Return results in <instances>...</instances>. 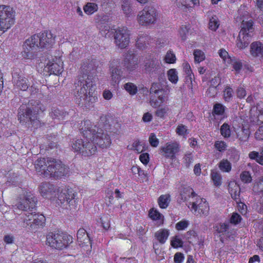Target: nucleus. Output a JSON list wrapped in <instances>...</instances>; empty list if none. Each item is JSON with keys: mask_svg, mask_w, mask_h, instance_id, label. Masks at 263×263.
<instances>
[{"mask_svg": "<svg viewBox=\"0 0 263 263\" xmlns=\"http://www.w3.org/2000/svg\"><path fill=\"white\" fill-rule=\"evenodd\" d=\"M168 89H164L162 88L161 84L159 83H153L149 89L150 95L159 96V95H167Z\"/></svg>", "mask_w": 263, "mask_h": 263, "instance_id": "nucleus-25", "label": "nucleus"}, {"mask_svg": "<svg viewBox=\"0 0 263 263\" xmlns=\"http://www.w3.org/2000/svg\"><path fill=\"white\" fill-rule=\"evenodd\" d=\"M255 137L258 140H263V126L259 127L255 134Z\"/></svg>", "mask_w": 263, "mask_h": 263, "instance_id": "nucleus-59", "label": "nucleus"}, {"mask_svg": "<svg viewBox=\"0 0 263 263\" xmlns=\"http://www.w3.org/2000/svg\"><path fill=\"white\" fill-rule=\"evenodd\" d=\"M189 222L187 221H181L176 223V228L178 230H182L187 228Z\"/></svg>", "mask_w": 263, "mask_h": 263, "instance_id": "nucleus-58", "label": "nucleus"}, {"mask_svg": "<svg viewBox=\"0 0 263 263\" xmlns=\"http://www.w3.org/2000/svg\"><path fill=\"white\" fill-rule=\"evenodd\" d=\"M68 115L66 111L60 110L56 107H52L50 112V116L53 119L63 120Z\"/></svg>", "mask_w": 263, "mask_h": 263, "instance_id": "nucleus-31", "label": "nucleus"}, {"mask_svg": "<svg viewBox=\"0 0 263 263\" xmlns=\"http://www.w3.org/2000/svg\"><path fill=\"white\" fill-rule=\"evenodd\" d=\"M98 9V5L94 3H87L83 7L84 12L88 15L94 13Z\"/></svg>", "mask_w": 263, "mask_h": 263, "instance_id": "nucleus-34", "label": "nucleus"}, {"mask_svg": "<svg viewBox=\"0 0 263 263\" xmlns=\"http://www.w3.org/2000/svg\"><path fill=\"white\" fill-rule=\"evenodd\" d=\"M164 60L167 63H174L176 61L175 55L171 51L167 52Z\"/></svg>", "mask_w": 263, "mask_h": 263, "instance_id": "nucleus-55", "label": "nucleus"}, {"mask_svg": "<svg viewBox=\"0 0 263 263\" xmlns=\"http://www.w3.org/2000/svg\"><path fill=\"white\" fill-rule=\"evenodd\" d=\"M122 9L126 15H128L131 12L132 9L130 2L128 0H122Z\"/></svg>", "mask_w": 263, "mask_h": 263, "instance_id": "nucleus-49", "label": "nucleus"}, {"mask_svg": "<svg viewBox=\"0 0 263 263\" xmlns=\"http://www.w3.org/2000/svg\"><path fill=\"white\" fill-rule=\"evenodd\" d=\"M82 135L83 139L75 138L71 141V146L72 149L79 152L83 157H90L95 155L97 148L92 138Z\"/></svg>", "mask_w": 263, "mask_h": 263, "instance_id": "nucleus-7", "label": "nucleus"}, {"mask_svg": "<svg viewBox=\"0 0 263 263\" xmlns=\"http://www.w3.org/2000/svg\"><path fill=\"white\" fill-rule=\"evenodd\" d=\"M129 30L126 27H119L115 30V43L118 48L124 49L129 43Z\"/></svg>", "mask_w": 263, "mask_h": 263, "instance_id": "nucleus-10", "label": "nucleus"}, {"mask_svg": "<svg viewBox=\"0 0 263 263\" xmlns=\"http://www.w3.org/2000/svg\"><path fill=\"white\" fill-rule=\"evenodd\" d=\"M179 144L178 143L169 142L167 143L165 146L160 148V153L165 158L173 159L179 152Z\"/></svg>", "mask_w": 263, "mask_h": 263, "instance_id": "nucleus-16", "label": "nucleus"}, {"mask_svg": "<svg viewBox=\"0 0 263 263\" xmlns=\"http://www.w3.org/2000/svg\"><path fill=\"white\" fill-rule=\"evenodd\" d=\"M166 95L163 94L159 95V96L151 95L149 101L151 105L154 108L159 107L164 102Z\"/></svg>", "mask_w": 263, "mask_h": 263, "instance_id": "nucleus-26", "label": "nucleus"}, {"mask_svg": "<svg viewBox=\"0 0 263 263\" xmlns=\"http://www.w3.org/2000/svg\"><path fill=\"white\" fill-rule=\"evenodd\" d=\"M81 73L74 82L73 95L79 105L89 108L96 100L93 96L98 80L96 60L84 61L81 67Z\"/></svg>", "mask_w": 263, "mask_h": 263, "instance_id": "nucleus-1", "label": "nucleus"}, {"mask_svg": "<svg viewBox=\"0 0 263 263\" xmlns=\"http://www.w3.org/2000/svg\"><path fill=\"white\" fill-rule=\"evenodd\" d=\"M77 238L78 241L82 243L87 244L90 243L91 239L87 233L86 231L84 229H80L77 232Z\"/></svg>", "mask_w": 263, "mask_h": 263, "instance_id": "nucleus-28", "label": "nucleus"}, {"mask_svg": "<svg viewBox=\"0 0 263 263\" xmlns=\"http://www.w3.org/2000/svg\"><path fill=\"white\" fill-rule=\"evenodd\" d=\"M190 28L189 26L182 25L179 30V34L182 40L184 41L186 39V35L189 32Z\"/></svg>", "mask_w": 263, "mask_h": 263, "instance_id": "nucleus-50", "label": "nucleus"}, {"mask_svg": "<svg viewBox=\"0 0 263 263\" xmlns=\"http://www.w3.org/2000/svg\"><path fill=\"white\" fill-rule=\"evenodd\" d=\"M223 99L226 102H229L233 99L234 91L232 88L227 86L223 91Z\"/></svg>", "mask_w": 263, "mask_h": 263, "instance_id": "nucleus-37", "label": "nucleus"}, {"mask_svg": "<svg viewBox=\"0 0 263 263\" xmlns=\"http://www.w3.org/2000/svg\"><path fill=\"white\" fill-rule=\"evenodd\" d=\"M180 196L181 199L183 201L188 200L191 197L194 198L198 196L193 190L189 186L182 188V191L180 192Z\"/></svg>", "mask_w": 263, "mask_h": 263, "instance_id": "nucleus-29", "label": "nucleus"}, {"mask_svg": "<svg viewBox=\"0 0 263 263\" xmlns=\"http://www.w3.org/2000/svg\"><path fill=\"white\" fill-rule=\"evenodd\" d=\"M176 132L177 134L180 136H185L189 134L186 126L183 124L179 125L176 129Z\"/></svg>", "mask_w": 263, "mask_h": 263, "instance_id": "nucleus-52", "label": "nucleus"}, {"mask_svg": "<svg viewBox=\"0 0 263 263\" xmlns=\"http://www.w3.org/2000/svg\"><path fill=\"white\" fill-rule=\"evenodd\" d=\"M54 38L51 32L47 31L32 35L24 43L22 57L25 59H34L39 48H50L54 43Z\"/></svg>", "mask_w": 263, "mask_h": 263, "instance_id": "nucleus-3", "label": "nucleus"}, {"mask_svg": "<svg viewBox=\"0 0 263 263\" xmlns=\"http://www.w3.org/2000/svg\"><path fill=\"white\" fill-rule=\"evenodd\" d=\"M139 159L144 164H147L149 161V155L147 153H143L140 155Z\"/></svg>", "mask_w": 263, "mask_h": 263, "instance_id": "nucleus-64", "label": "nucleus"}, {"mask_svg": "<svg viewBox=\"0 0 263 263\" xmlns=\"http://www.w3.org/2000/svg\"><path fill=\"white\" fill-rule=\"evenodd\" d=\"M219 169L223 172H230L232 168L231 163L227 159H222L218 164Z\"/></svg>", "mask_w": 263, "mask_h": 263, "instance_id": "nucleus-36", "label": "nucleus"}, {"mask_svg": "<svg viewBox=\"0 0 263 263\" xmlns=\"http://www.w3.org/2000/svg\"><path fill=\"white\" fill-rule=\"evenodd\" d=\"M151 39L146 33H141L138 35V37L136 41V46L140 49L145 48L151 41Z\"/></svg>", "mask_w": 263, "mask_h": 263, "instance_id": "nucleus-24", "label": "nucleus"}, {"mask_svg": "<svg viewBox=\"0 0 263 263\" xmlns=\"http://www.w3.org/2000/svg\"><path fill=\"white\" fill-rule=\"evenodd\" d=\"M219 26V21L216 16H212L209 21V28L213 31H216Z\"/></svg>", "mask_w": 263, "mask_h": 263, "instance_id": "nucleus-43", "label": "nucleus"}, {"mask_svg": "<svg viewBox=\"0 0 263 263\" xmlns=\"http://www.w3.org/2000/svg\"><path fill=\"white\" fill-rule=\"evenodd\" d=\"M148 141L151 145L154 147H157L159 143V140L156 138L154 133L150 134Z\"/></svg>", "mask_w": 263, "mask_h": 263, "instance_id": "nucleus-53", "label": "nucleus"}, {"mask_svg": "<svg viewBox=\"0 0 263 263\" xmlns=\"http://www.w3.org/2000/svg\"><path fill=\"white\" fill-rule=\"evenodd\" d=\"M34 166L36 172L45 178L59 179L66 176L69 172V168L60 160L49 157L38 159Z\"/></svg>", "mask_w": 263, "mask_h": 263, "instance_id": "nucleus-4", "label": "nucleus"}, {"mask_svg": "<svg viewBox=\"0 0 263 263\" xmlns=\"http://www.w3.org/2000/svg\"><path fill=\"white\" fill-rule=\"evenodd\" d=\"M110 125L106 116L102 115L100 117L97 125H93L89 120L82 122L80 126V133L87 137H92L96 145L97 144L102 148L109 147L111 143V139L107 133Z\"/></svg>", "mask_w": 263, "mask_h": 263, "instance_id": "nucleus-2", "label": "nucleus"}, {"mask_svg": "<svg viewBox=\"0 0 263 263\" xmlns=\"http://www.w3.org/2000/svg\"><path fill=\"white\" fill-rule=\"evenodd\" d=\"M211 178L216 186H219L221 183V177L219 173L217 172H212L211 173Z\"/></svg>", "mask_w": 263, "mask_h": 263, "instance_id": "nucleus-46", "label": "nucleus"}, {"mask_svg": "<svg viewBox=\"0 0 263 263\" xmlns=\"http://www.w3.org/2000/svg\"><path fill=\"white\" fill-rule=\"evenodd\" d=\"M124 89L130 95L136 94L138 91L137 86L133 83L128 82L124 85Z\"/></svg>", "mask_w": 263, "mask_h": 263, "instance_id": "nucleus-39", "label": "nucleus"}, {"mask_svg": "<svg viewBox=\"0 0 263 263\" xmlns=\"http://www.w3.org/2000/svg\"><path fill=\"white\" fill-rule=\"evenodd\" d=\"M15 11L9 6L0 5V31L5 32L14 24Z\"/></svg>", "mask_w": 263, "mask_h": 263, "instance_id": "nucleus-8", "label": "nucleus"}, {"mask_svg": "<svg viewBox=\"0 0 263 263\" xmlns=\"http://www.w3.org/2000/svg\"><path fill=\"white\" fill-rule=\"evenodd\" d=\"M102 226L103 228L107 230L110 228L109 220L107 217H103L101 218Z\"/></svg>", "mask_w": 263, "mask_h": 263, "instance_id": "nucleus-61", "label": "nucleus"}, {"mask_svg": "<svg viewBox=\"0 0 263 263\" xmlns=\"http://www.w3.org/2000/svg\"><path fill=\"white\" fill-rule=\"evenodd\" d=\"M226 107L221 103H217L213 106V112L217 115L223 116Z\"/></svg>", "mask_w": 263, "mask_h": 263, "instance_id": "nucleus-42", "label": "nucleus"}, {"mask_svg": "<svg viewBox=\"0 0 263 263\" xmlns=\"http://www.w3.org/2000/svg\"><path fill=\"white\" fill-rule=\"evenodd\" d=\"M149 217L153 220L160 221L159 225L163 223V216L157 210L152 209L148 213Z\"/></svg>", "mask_w": 263, "mask_h": 263, "instance_id": "nucleus-33", "label": "nucleus"}, {"mask_svg": "<svg viewBox=\"0 0 263 263\" xmlns=\"http://www.w3.org/2000/svg\"><path fill=\"white\" fill-rule=\"evenodd\" d=\"M240 187L235 183L233 186V187H231L229 189V192L231 194L232 198L236 200L237 199H239V195H240Z\"/></svg>", "mask_w": 263, "mask_h": 263, "instance_id": "nucleus-41", "label": "nucleus"}, {"mask_svg": "<svg viewBox=\"0 0 263 263\" xmlns=\"http://www.w3.org/2000/svg\"><path fill=\"white\" fill-rule=\"evenodd\" d=\"M120 67V61L119 59H114L109 63L110 78L112 85L118 84L123 76V71Z\"/></svg>", "mask_w": 263, "mask_h": 263, "instance_id": "nucleus-13", "label": "nucleus"}, {"mask_svg": "<svg viewBox=\"0 0 263 263\" xmlns=\"http://www.w3.org/2000/svg\"><path fill=\"white\" fill-rule=\"evenodd\" d=\"M76 195L72 189L64 190L58 195V200L61 204L68 205L70 209L76 206Z\"/></svg>", "mask_w": 263, "mask_h": 263, "instance_id": "nucleus-14", "label": "nucleus"}, {"mask_svg": "<svg viewBox=\"0 0 263 263\" xmlns=\"http://www.w3.org/2000/svg\"><path fill=\"white\" fill-rule=\"evenodd\" d=\"M241 217L240 215L237 213H234L230 218V222L234 224H238L240 222Z\"/></svg>", "mask_w": 263, "mask_h": 263, "instance_id": "nucleus-56", "label": "nucleus"}, {"mask_svg": "<svg viewBox=\"0 0 263 263\" xmlns=\"http://www.w3.org/2000/svg\"><path fill=\"white\" fill-rule=\"evenodd\" d=\"M40 193L42 196H47L54 191V186L49 183H42L39 187Z\"/></svg>", "mask_w": 263, "mask_h": 263, "instance_id": "nucleus-30", "label": "nucleus"}, {"mask_svg": "<svg viewBox=\"0 0 263 263\" xmlns=\"http://www.w3.org/2000/svg\"><path fill=\"white\" fill-rule=\"evenodd\" d=\"M191 209L194 211L195 214L207 215L209 213V206L205 200L197 196L195 201L190 202Z\"/></svg>", "mask_w": 263, "mask_h": 263, "instance_id": "nucleus-15", "label": "nucleus"}, {"mask_svg": "<svg viewBox=\"0 0 263 263\" xmlns=\"http://www.w3.org/2000/svg\"><path fill=\"white\" fill-rule=\"evenodd\" d=\"M193 157L192 153H187L185 154L183 157V162L186 167H189L190 164L193 162Z\"/></svg>", "mask_w": 263, "mask_h": 263, "instance_id": "nucleus-54", "label": "nucleus"}, {"mask_svg": "<svg viewBox=\"0 0 263 263\" xmlns=\"http://www.w3.org/2000/svg\"><path fill=\"white\" fill-rule=\"evenodd\" d=\"M45 70L50 72V74L59 75L61 74L63 71L62 62L60 59L57 62H53L48 61L45 67Z\"/></svg>", "mask_w": 263, "mask_h": 263, "instance_id": "nucleus-21", "label": "nucleus"}, {"mask_svg": "<svg viewBox=\"0 0 263 263\" xmlns=\"http://www.w3.org/2000/svg\"><path fill=\"white\" fill-rule=\"evenodd\" d=\"M184 259L183 254L180 252L176 253L174 255V261L176 263H181Z\"/></svg>", "mask_w": 263, "mask_h": 263, "instance_id": "nucleus-63", "label": "nucleus"}, {"mask_svg": "<svg viewBox=\"0 0 263 263\" xmlns=\"http://www.w3.org/2000/svg\"><path fill=\"white\" fill-rule=\"evenodd\" d=\"M171 245L174 248L180 247L183 245V241L178 236H175L171 240Z\"/></svg>", "mask_w": 263, "mask_h": 263, "instance_id": "nucleus-51", "label": "nucleus"}, {"mask_svg": "<svg viewBox=\"0 0 263 263\" xmlns=\"http://www.w3.org/2000/svg\"><path fill=\"white\" fill-rule=\"evenodd\" d=\"M249 157L263 165V147L260 154L257 152L253 151L249 153Z\"/></svg>", "mask_w": 263, "mask_h": 263, "instance_id": "nucleus-35", "label": "nucleus"}, {"mask_svg": "<svg viewBox=\"0 0 263 263\" xmlns=\"http://www.w3.org/2000/svg\"><path fill=\"white\" fill-rule=\"evenodd\" d=\"M144 67L146 72L153 77L155 74H159L161 72V67L158 60H147L145 63Z\"/></svg>", "mask_w": 263, "mask_h": 263, "instance_id": "nucleus-19", "label": "nucleus"}, {"mask_svg": "<svg viewBox=\"0 0 263 263\" xmlns=\"http://www.w3.org/2000/svg\"><path fill=\"white\" fill-rule=\"evenodd\" d=\"M194 55L195 61L197 63H200L203 61L205 59V56L203 52L201 50L196 49L194 51Z\"/></svg>", "mask_w": 263, "mask_h": 263, "instance_id": "nucleus-47", "label": "nucleus"}, {"mask_svg": "<svg viewBox=\"0 0 263 263\" xmlns=\"http://www.w3.org/2000/svg\"><path fill=\"white\" fill-rule=\"evenodd\" d=\"M250 53L254 57L263 59V44L260 42H253L250 46Z\"/></svg>", "mask_w": 263, "mask_h": 263, "instance_id": "nucleus-22", "label": "nucleus"}, {"mask_svg": "<svg viewBox=\"0 0 263 263\" xmlns=\"http://www.w3.org/2000/svg\"><path fill=\"white\" fill-rule=\"evenodd\" d=\"M34 217V222L30 224V228H28L30 230L32 231H36L39 228L43 227L46 221L45 216L42 214L36 213Z\"/></svg>", "mask_w": 263, "mask_h": 263, "instance_id": "nucleus-23", "label": "nucleus"}, {"mask_svg": "<svg viewBox=\"0 0 263 263\" xmlns=\"http://www.w3.org/2000/svg\"><path fill=\"white\" fill-rule=\"evenodd\" d=\"M250 42L251 35L249 33H246L244 29H241L237 40V47L240 49H243L249 45Z\"/></svg>", "mask_w": 263, "mask_h": 263, "instance_id": "nucleus-20", "label": "nucleus"}, {"mask_svg": "<svg viewBox=\"0 0 263 263\" xmlns=\"http://www.w3.org/2000/svg\"><path fill=\"white\" fill-rule=\"evenodd\" d=\"M141 145H142V144L140 141H136L133 143V144L132 145V147H133V148L135 151H137L138 153H140L143 151V149L140 147V146H141Z\"/></svg>", "mask_w": 263, "mask_h": 263, "instance_id": "nucleus-62", "label": "nucleus"}, {"mask_svg": "<svg viewBox=\"0 0 263 263\" xmlns=\"http://www.w3.org/2000/svg\"><path fill=\"white\" fill-rule=\"evenodd\" d=\"M58 233L49 232L46 236V244L48 245L51 248H53L54 242L56 241V237Z\"/></svg>", "mask_w": 263, "mask_h": 263, "instance_id": "nucleus-40", "label": "nucleus"}, {"mask_svg": "<svg viewBox=\"0 0 263 263\" xmlns=\"http://www.w3.org/2000/svg\"><path fill=\"white\" fill-rule=\"evenodd\" d=\"M168 80L173 83H176L178 81V78L177 72L175 69H171L167 72Z\"/></svg>", "mask_w": 263, "mask_h": 263, "instance_id": "nucleus-44", "label": "nucleus"}, {"mask_svg": "<svg viewBox=\"0 0 263 263\" xmlns=\"http://www.w3.org/2000/svg\"><path fill=\"white\" fill-rule=\"evenodd\" d=\"M170 235L169 230L161 229L155 233V237L161 244H164L167 239Z\"/></svg>", "mask_w": 263, "mask_h": 263, "instance_id": "nucleus-27", "label": "nucleus"}, {"mask_svg": "<svg viewBox=\"0 0 263 263\" xmlns=\"http://www.w3.org/2000/svg\"><path fill=\"white\" fill-rule=\"evenodd\" d=\"M221 135L225 138H229L231 135L230 125L226 123H223L220 127Z\"/></svg>", "mask_w": 263, "mask_h": 263, "instance_id": "nucleus-38", "label": "nucleus"}, {"mask_svg": "<svg viewBox=\"0 0 263 263\" xmlns=\"http://www.w3.org/2000/svg\"><path fill=\"white\" fill-rule=\"evenodd\" d=\"M139 64L138 57L132 52L126 54L122 62L123 69L129 73L134 72L138 68Z\"/></svg>", "mask_w": 263, "mask_h": 263, "instance_id": "nucleus-12", "label": "nucleus"}, {"mask_svg": "<svg viewBox=\"0 0 263 263\" xmlns=\"http://www.w3.org/2000/svg\"><path fill=\"white\" fill-rule=\"evenodd\" d=\"M72 241V237L64 233H58L53 248L62 250L66 248Z\"/></svg>", "mask_w": 263, "mask_h": 263, "instance_id": "nucleus-17", "label": "nucleus"}, {"mask_svg": "<svg viewBox=\"0 0 263 263\" xmlns=\"http://www.w3.org/2000/svg\"><path fill=\"white\" fill-rule=\"evenodd\" d=\"M171 201V196L170 194L161 195L158 199V203L160 208L166 209L169 205Z\"/></svg>", "mask_w": 263, "mask_h": 263, "instance_id": "nucleus-32", "label": "nucleus"}, {"mask_svg": "<svg viewBox=\"0 0 263 263\" xmlns=\"http://www.w3.org/2000/svg\"><path fill=\"white\" fill-rule=\"evenodd\" d=\"M46 107L40 101L31 100L27 104H22L18 109V119L22 124L27 123L34 128L41 126V123L37 118L39 111L43 112Z\"/></svg>", "mask_w": 263, "mask_h": 263, "instance_id": "nucleus-5", "label": "nucleus"}, {"mask_svg": "<svg viewBox=\"0 0 263 263\" xmlns=\"http://www.w3.org/2000/svg\"><path fill=\"white\" fill-rule=\"evenodd\" d=\"M36 198L31 192H26L23 198H21L16 203L13 205L14 210H20L25 212L22 216L23 220V227L30 228V224L34 222L35 212H29L36 206Z\"/></svg>", "mask_w": 263, "mask_h": 263, "instance_id": "nucleus-6", "label": "nucleus"}, {"mask_svg": "<svg viewBox=\"0 0 263 263\" xmlns=\"http://www.w3.org/2000/svg\"><path fill=\"white\" fill-rule=\"evenodd\" d=\"M236 134V139L239 145L242 146L248 145L251 134L250 129L242 127L241 128L237 129Z\"/></svg>", "mask_w": 263, "mask_h": 263, "instance_id": "nucleus-18", "label": "nucleus"}, {"mask_svg": "<svg viewBox=\"0 0 263 263\" xmlns=\"http://www.w3.org/2000/svg\"><path fill=\"white\" fill-rule=\"evenodd\" d=\"M240 177L241 180L245 183H250L252 181L251 174L248 171L242 172L240 174Z\"/></svg>", "mask_w": 263, "mask_h": 263, "instance_id": "nucleus-48", "label": "nucleus"}, {"mask_svg": "<svg viewBox=\"0 0 263 263\" xmlns=\"http://www.w3.org/2000/svg\"><path fill=\"white\" fill-rule=\"evenodd\" d=\"M253 22L252 21H248L242 24L241 29H244L246 33H249L252 29Z\"/></svg>", "mask_w": 263, "mask_h": 263, "instance_id": "nucleus-57", "label": "nucleus"}, {"mask_svg": "<svg viewBox=\"0 0 263 263\" xmlns=\"http://www.w3.org/2000/svg\"><path fill=\"white\" fill-rule=\"evenodd\" d=\"M215 148L221 153L224 152L228 147L226 142L222 141H216L214 143Z\"/></svg>", "mask_w": 263, "mask_h": 263, "instance_id": "nucleus-45", "label": "nucleus"}, {"mask_svg": "<svg viewBox=\"0 0 263 263\" xmlns=\"http://www.w3.org/2000/svg\"><path fill=\"white\" fill-rule=\"evenodd\" d=\"M12 76V83L15 88L22 91H26L28 89L30 86L28 80L24 77L20 69H14Z\"/></svg>", "mask_w": 263, "mask_h": 263, "instance_id": "nucleus-11", "label": "nucleus"}, {"mask_svg": "<svg viewBox=\"0 0 263 263\" xmlns=\"http://www.w3.org/2000/svg\"><path fill=\"white\" fill-rule=\"evenodd\" d=\"M157 15L156 9L154 7L148 6L139 12L137 19L140 25L149 26L156 23Z\"/></svg>", "mask_w": 263, "mask_h": 263, "instance_id": "nucleus-9", "label": "nucleus"}, {"mask_svg": "<svg viewBox=\"0 0 263 263\" xmlns=\"http://www.w3.org/2000/svg\"><path fill=\"white\" fill-rule=\"evenodd\" d=\"M229 228V225L227 223H221L217 227V231L219 233H223L226 232Z\"/></svg>", "mask_w": 263, "mask_h": 263, "instance_id": "nucleus-60", "label": "nucleus"}]
</instances>
